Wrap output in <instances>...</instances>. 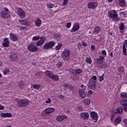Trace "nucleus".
Listing matches in <instances>:
<instances>
[{"label":"nucleus","mask_w":127,"mask_h":127,"mask_svg":"<svg viewBox=\"0 0 127 127\" xmlns=\"http://www.w3.org/2000/svg\"><path fill=\"white\" fill-rule=\"evenodd\" d=\"M70 54L71 52L69 49H64L62 52V57L64 61H69L70 60Z\"/></svg>","instance_id":"nucleus-1"},{"label":"nucleus","mask_w":127,"mask_h":127,"mask_svg":"<svg viewBox=\"0 0 127 127\" xmlns=\"http://www.w3.org/2000/svg\"><path fill=\"white\" fill-rule=\"evenodd\" d=\"M54 45H55V42L54 41H50L49 42L46 43L43 46V48L45 50H49V49L53 48Z\"/></svg>","instance_id":"nucleus-2"},{"label":"nucleus","mask_w":127,"mask_h":127,"mask_svg":"<svg viewBox=\"0 0 127 127\" xmlns=\"http://www.w3.org/2000/svg\"><path fill=\"white\" fill-rule=\"evenodd\" d=\"M27 48L29 51L31 52H37L38 51V48L33 43L30 44L28 46Z\"/></svg>","instance_id":"nucleus-3"},{"label":"nucleus","mask_w":127,"mask_h":127,"mask_svg":"<svg viewBox=\"0 0 127 127\" xmlns=\"http://www.w3.org/2000/svg\"><path fill=\"white\" fill-rule=\"evenodd\" d=\"M29 103V100L27 99H21L18 103L19 107H25Z\"/></svg>","instance_id":"nucleus-4"},{"label":"nucleus","mask_w":127,"mask_h":127,"mask_svg":"<svg viewBox=\"0 0 127 127\" xmlns=\"http://www.w3.org/2000/svg\"><path fill=\"white\" fill-rule=\"evenodd\" d=\"M45 40H46L45 37H41L40 40L36 43V46H42Z\"/></svg>","instance_id":"nucleus-5"},{"label":"nucleus","mask_w":127,"mask_h":127,"mask_svg":"<svg viewBox=\"0 0 127 127\" xmlns=\"http://www.w3.org/2000/svg\"><path fill=\"white\" fill-rule=\"evenodd\" d=\"M2 45L3 47H8V46H9V40L8 38H5L4 39Z\"/></svg>","instance_id":"nucleus-6"},{"label":"nucleus","mask_w":127,"mask_h":127,"mask_svg":"<svg viewBox=\"0 0 127 127\" xmlns=\"http://www.w3.org/2000/svg\"><path fill=\"white\" fill-rule=\"evenodd\" d=\"M19 21L22 23L23 25H25V26H30V25H31V22L27 21V20H19Z\"/></svg>","instance_id":"nucleus-7"},{"label":"nucleus","mask_w":127,"mask_h":127,"mask_svg":"<svg viewBox=\"0 0 127 127\" xmlns=\"http://www.w3.org/2000/svg\"><path fill=\"white\" fill-rule=\"evenodd\" d=\"M98 6V4L96 2H90L88 4V8L93 9V8H96Z\"/></svg>","instance_id":"nucleus-8"},{"label":"nucleus","mask_w":127,"mask_h":127,"mask_svg":"<svg viewBox=\"0 0 127 127\" xmlns=\"http://www.w3.org/2000/svg\"><path fill=\"white\" fill-rule=\"evenodd\" d=\"M10 59L11 60V61H16V60L18 59L17 54L14 53L11 54L10 55Z\"/></svg>","instance_id":"nucleus-9"},{"label":"nucleus","mask_w":127,"mask_h":127,"mask_svg":"<svg viewBox=\"0 0 127 127\" xmlns=\"http://www.w3.org/2000/svg\"><path fill=\"white\" fill-rule=\"evenodd\" d=\"M104 60H105V57L103 56H100L99 58L96 60L97 64H102L104 63Z\"/></svg>","instance_id":"nucleus-10"},{"label":"nucleus","mask_w":127,"mask_h":127,"mask_svg":"<svg viewBox=\"0 0 127 127\" xmlns=\"http://www.w3.org/2000/svg\"><path fill=\"white\" fill-rule=\"evenodd\" d=\"M9 37L10 40H11L12 41H17V36L12 33L9 34Z\"/></svg>","instance_id":"nucleus-11"},{"label":"nucleus","mask_w":127,"mask_h":127,"mask_svg":"<svg viewBox=\"0 0 127 127\" xmlns=\"http://www.w3.org/2000/svg\"><path fill=\"white\" fill-rule=\"evenodd\" d=\"M90 117L93 120H98V113L95 111H92L90 113Z\"/></svg>","instance_id":"nucleus-12"},{"label":"nucleus","mask_w":127,"mask_h":127,"mask_svg":"<svg viewBox=\"0 0 127 127\" xmlns=\"http://www.w3.org/2000/svg\"><path fill=\"white\" fill-rule=\"evenodd\" d=\"M123 108H119L118 109H114L113 110L112 113L113 114H123Z\"/></svg>","instance_id":"nucleus-13"},{"label":"nucleus","mask_w":127,"mask_h":127,"mask_svg":"<svg viewBox=\"0 0 127 127\" xmlns=\"http://www.w3.org/2000/svg\"><path fill=\"white\" fill-rule=\"evenodd\" d=\"M46 114H52L55 112L54 108H48L45 110Z\"/></svg>","instance_id":"nucleus-14"},{"label":"nucleus","mask_w":127,"mask_h":127,"mask_svg":"<svg viewBox=\"0 0 127 127\" xmlns=\"http://www.w3.org/2000/svg\"><path fill=\"white\" fill-rule=\"evenodd\" d=\"M17 14L19 16H25V12L22 8H19L18 9Z\"/></svg>","instance_id":"nucleus-15"},{"label":"nucleus","mask_w":127,"mask_h":127,"mask_svg":"<svg viewBox=\"0 0 127 127\" xmlns=\"http://www.w3.org/2000/svg\"><path fill=\"white\" fill-rule=\"evenodd\" d=\"M8 13H9V10H8V9L6 7H4V11L1 12V15L2 16H5L7 15Z\"/></svg>","instance_id":"nucleus-16"},{"label":"nucleus","mask_w":127,"mask_h":127,"mask_svg":"<svg viewBox=\"0 0 127 127\" xmlns=\"http://www.w3.org/2000/svg\"><path fill=\"white\" fill-rule=\"evenodd\" d=\"M108 15L109 16H118V14H117L116 10H112L108 11Z\"/></svg>","instance_id":"nucleus-17"},{"label":"nucleus","mask_w":127,"mask_h":127,"mask_svg":"<svg viewBox=\"0 0 127 127\" xmlns=\"http://www.w3.org/2000/svg\"><path fill=\"white\" fill-rule=\"evenodd\" d=\"M1 117L2 118H11L12 116V115L11 113H2L0 114Z\"/></svg>","instance_id":"nucleus-18"},{"label":"nucleus","mask_w":127,"mask_h":127,"mask_svg":"<svg viewBox=\"0 0 127 127\" xmlns=\"http://www.w3.org/2000/svg\"><path fill=\"white\" fill-rule=\"evenodd\" d=\"M80 28V26L79 24H74L72 27V29L71 30V32H76L77 30H79Z\"/></svg>","instance_id":"nucleus-19"},{"label":"nucleus","mask_w":127,"mask_h":127,"mask_svg":"<svg viewBox=\"0 0 127 127\" xmlns=\"http://www.w3.org/2000/svg\"><path fill=\"white\" fill-rule=\"evenodd\" d=\"M80 116L82 119H84V120H87V119H89V113H82L80 114Z\"/></svg>","instance_id":"nucleus-20"},{"label":"nucleus","mask_w":127,"mask_h":127,"mask_svg":"<svg viewBox=\"0 0 127 127\" xmlns=\"http://www.w3.org/2000/svg\"><path fill=\"white\" fill-rule=\"evenodd\" d=\"M66 118H67V116H64V115L59 116L57 118V121H58V122H62L63 120H64V119H66Z\"/></svg>","instance_id":"nucleus-21"},{"label":"nucleus","mask_w":127,"mask_h":127,"mask_svg":"<svg viewBox=\"0 0 127 127\" xmlns=\"http://www.w3.org/2000/svg\"><path fill=\"white\" fill-rule=\"evenodd\" d=\"M79 96L81 98H86V93L82 89L79 90Z\"/></svg>","instance_id":"nucleus-22"},{"label":"nucleus","mask_w":127,"mask_h":127,"mask_svg":"<svg viewBox=\"0 0 127 127\" xmlns=\"http://www.w3.org/2000/svg\"><path fill=\"white\" fill-rule=\"evenodd\" d=\"M41 20L38 19L35 21V25L37 27H40L41 26Z\"/></svg>","instance_id":"nucleus-23"},{"label":"nucleus","mask_w":127,"mask_h":127,"mask_svg":"<svg viewBox=\"0 0 127 127\" xmlns=\"http://www.w3.org/2000/svg\"><path fill=\"white\" fill-rule=\"evenodd\" d=\"M99 32H101V28L99 26H97L94 30V34H98Z\"/></svg>","instance_id":"nucleus-24"},{"label":"nucleus","mask_w":127,"mask_h":127,"mask_svg":"<svg viewBox=\"0 0 127 127\" xmlns=\"http://www.w3.org/2000/svg\"><path fill=\"white\" fill-rule=\"evenodd\" d=\"M51 78L52 79V80H54V81H58V80H59V77H58V75H55L54 73L52 76H51Z\"/></svg>","instance_id":"nucleus-25"},{"label":"nucleus","mask_w":127,"mask_h":127,"mask_svg":"<svg viewBox=\"0 0 127 127\" xmlns=\"http://www.w3.org/2000/svg\"><path fill=\"white\" fill-rule=\"evenodd\" d=\"M110 19H112L115 22H117V21H119L120 20V18L118 16H110Z\"/></svg>","instance_id":"nucleus-26"},{"label":"nucleus","mask_w":127,"mask_h":127,"mask_svg":"<svg viewBox=\"0 0 127 127\" xmlns=\"http://www.w3.org/2000/svg\"><path fill=\"white\" fill-rule=\"evenodd\" d=\"M120 104L121 105H122L123 106V107H126V106H127V100H122L121 101H120Z\"/></svg>","instance_id":"nucleus-27"},{"label":"nucleus","mask_w":127,"mask_h":127,"mask_svg":"<svg viewBox=\"0 0 127 127\" xmlns=\"http://www.w3.org/2000/svg\"><path fill=\"white\" fill-rule=\"evenodd\" d=\"M119 4L120 6L122 7L126 5V0H119Z\"/></svg>","instance_id":"nucleus-28"},{"label":"nucleus","mask_w":127,"mask_h":127,"mask_svg":"<svg viewBox=\"0 0 127 127\" xmlns=\"http://www.w3.org/2000/svg\"><path fill=\"white\" fill-rule=\"evenodd\" d=\"M45 74L46 75H47V76H48L49 77H50V78H51L52 76L53 75V72L50 71V70H47L45 72Z\"/></svg>","instance_id":"nucleus-29"},{"label":"nucleus","mask_w":127,"mask_h":127,"mask_svg":"<svg viewBox=\"0 0 127 127\" xmlns=\"http://www.w3.org/2000/svg\"><path fill=\"white\" fill-rule=\"evenodd\" d=\"M75 72L76 74L79 75V74H81V73L83 72V70L80 68H78L75 69Z\"/></svg>","instance_id":"nucleus-30"},{"label":"nucleus","mask_w":127,"mask_h":127,"mask_svg":"<svg viewBox=\"0 0 127 127\" xmlns=\"http://www.w3.org/2000/svg\"><path fill=\"white\" fill-rule=\"evenodd\" d=\"M33 87L34 89H36V90H39L41 88V85L40 84H34L33 85Z\"/></svg>","instance_id":"nucleus-31"},{"label":"nucleus","mask_w":127,"mask_h":127,"mask_svg":"<svg viewBox=\"0 0 127 127\" xmlns=\"http://www.w3.org/2000/svg\"><path fill=\"white\" fill-rule=\"evenodd\" d=\"M89 87H90L92 90H95L96 89V84L95 82H93L92 83H90Z\"/></svg>","instance_id":"nucleus-32"},{"label":"nucleus","mask_w":127,"mask_h":127,"mask_svg":"<svg viewBox=\"0 0 127 127\" xmlns=\"http://www.w3.org/2000/svg\"><path fill=\"white\" fill-rule=\"evenodd\" d=\"M121 98H125L127 97V92H122L120 95Z\"/></svg>","instance_id":"nucleus-33"},{"label":"nucleus","mask_w":127,"mask_h":127,"mask_svg":"<svg viewBox=\"0 0 127 127\" xmlns=\"http://www.w3.org/2000/svg\"><path fill=\"white\" fill-rule=\"evenodd\" d=\"M123 54L124 55H127V48H126V45L124 44L123 46Z\"/></svg>","instance_id":"nucleus-34"},{"label":"nucleus","mask_w":127,"mask_h":127,"mask_svg":"<svg viewBox=\"0 0 127 127\" xmlns=\"http://www.w3.org/2000/svg\"><path fill=\"white\" fill-rule=\"evenodd\" d=\"M39 39H40V36L37 35L32 38V40L34 41H37Z\"/></svg>","instance_id":"nucleus-35"},{"label":"nucleus","mask_w":127,"mask_h":127,"mask_svg":"<svg viewBox=\"0 0 127 127\" xmlns=\"http://www.w3.org/2000/svg\"><path fill=\"white\" fill-rule=\"evenodd\" d=\"M119 29L120 30L124 31L126 29V27H125V25L123 23H121V25L119 26Z\"/></svg>","instance_id":"nucleus-36"},{"label":"nucleus","mask_w":127,"mask_h":127,"mask_svg":"<svg viewBox=\"0 0 127 127\" xmlns=\"http://www.w3.org/2000/svg\"><path fill=\"white\" fill-rule=\"evenodd\" d=\"M62 65H63V63L62 62H59L56 64V66L58 68H61V67H62Z\"/></svg>","instance_id":"nucleus-37"},{"label":"nucleus","mask_w":127,"mask_h":127,"mask_svg":"<svg viewBox=\"0 0 127 127\" xmlns=\"http://www.w3.org/2000/svg\"><path fill=\"white\" fill-rule=\"evenodd\" d=\"M61 47H62V43L59 44L56 47V50H60V49H61Z\"/></svg>","instance_id":"nucleus-38"},{"label":"nucleus","mask_w":127,"mask_h":127,"mask_svg":"<svg viewBox=\"0 0 127 127\" xmlns=\"http://www.w3.org/2000/svg\"><path fill=\"white\" fill-rule=\"evenodd\" d=\"M83 102L85 105H90L91 104V101L89 99H85Z\"/></svg>","instance_id":"nucleus-39"},{"label":"nucleus","mask_w":127,"mask_h":127,"mask_svg":"<svg viewBox=\"0 0 127 127\" xmlns=\"http://www.w3.org/2000/svg\"><path fill=\"white\" fill-rule=\"evenodd\" d=\"M86 62L88 63V64H91L92 63V59H91V58H86Z\"/></svg>","instance_id":"nucleus-40"},{"label":"nucleus","mask_w":127,"mask_h":127,"mask_svg":"<svg viewBox=\"0 0 127 127\" xmlns=\"http://www.w3.org/2000/svg\"><path fill=\"white\" fill-rule=\"evenodd\" d=\"M64 88H66L67 89H72V85H68L67 84H64Z\"/></svg>","instance_id":"nucleus-41"},{"label":"nucleus","mask_w":127,"mask_h":127,"mask_svg":"<svg viewBox=\"0 0 127 127\" xmlns=\"http://www.w3.org/2000/svg\"><path fill=\"white\" fill-rule=\"evenodd\" d=\"M47 6L49 8H53V7H54V6H55V5H54V4L50 3L47 4Z\"/></svg>","instance_id":"nucleus-42"},{"label":"nucleus","mask_w":127,"mask_h":127,"mask_svg":"<svg viewBox=\"0 0 127 127\" xmlns=\"http://www.w3.org/2000/svg\"><path fill=\"white\" fill-rule=\"evenodd\" d=\"M9 73V68H6L3 71V74L4 75H6V74H8Z\"/></svg>","instance_id":"nucleus-43"},{"label":"nucleus","mask_w":127,"mask_h":127,"mask_svg":"<svg viewBox=\"0 0 127 127\" xmlns=\"http://www.w3.org/2000/svg\"><path fill=\"white\" fill-rule=\"evenodd\" d=\"M121 121H122V119H121V117H118L116 120H115V123L116 124H119V123H120Z\"/></svg>","instance_id":"nucleus-44"},{"label":"nucleus","mask_w":127,"mask_h":127,"mask_svg":"<svg viewBox=\"0 0 127 127\" xmlns=\"http://www.w3.org/2000/svg\"><path fill=\"white\" fill-rule=\"evenodd\" d=\"M102 56L104 57V58L107 56V52L106 50H103L101 52Z\"/></svg>","instance_id":"nucleus-45"},{"label":"nucleus","mask_w":127,"mask_h":127,"mask_svg":"<svg viewBox=\"0 0 127 127\" xmlns=\"http://www.w3.org/2000/svg\"><path fill=\"white\" fill-rule=\"evenodd\" d=\"M119 72H120V73H123V72L125 71V68L124 67V66L120 67L119 68Z\"/></svg>","instance_id":"nucleus-46"},{"label":"nucleus","mask_w":127,"mask_h":127,"mask_svg":"<svg viewBox=\"0 0 127 127\" xmlns=\"http://www.w3.org/2000/svg\"><path fill=\"white\" fill-rule=\"evenodd\" d=\"M51 102H52V100H51V99L50 98H48L46 100L45 102L46 103V104H51Z\"/></svg>","instance_id":"nucleus-47"},{"label":"nucleus","mask_w":127,"mask_h":127,"mask_svg":"<svg viewBox=\"0 0 127 127\" xmlns=\"http://www.w3.org/2000/svg\"><path fill=\"white\" fill-rule=\"evenodd\" d=\"M104 76L105 74H103L102 76H99L100 82H102V81H103Z\"/></svg>","instance_id":"nucleus-48"},{"label":"nucleus","mask_w":127,"mask_h":127,"mask_svg":"<svg viewBox=\"0 0 127 127\" xmlns=\"http://www.w3.org/2000/svg\"><path fill=\"white\" fill-rule=\"evenodd\" d=\"M76 109L78 112H82L83 111V108L81 106L77 107Z\"/></svg>","instance_id":"nucleus-49"},{"label":"nucleus","mask_w":127,"mask_h":127,"mask_svg":"<svg viewBox=\"0 0 127 127\" xmlns=\"http://www.w3.org/2000/svg\"><path fill=\"white\" fill-rule=\"evenodd\" d=\"M96 48V47H95V46L94 45H91V52H94V51H95V49Z\"/></svg>","instance_id":"nucleus-50"},{"label":"nucleus","mask_w":127,"mask_h":127,"mask_svg":"<svg viewBox=\"0 0 127 127\" xmlns=\"http://www.w3.org/2000/svg\"><path fill=\"white\" fill-rule=\"evenodd\" d=\"M61 38V36L59 34H56L55 35V38H56V39H60Z\"/></svg>","instance_id":"nucleus-51"},{"label":"nucleus","mask_w":127,"mask_h":127,"mask_svg":"<svg viewBox=\"0 0 127 127\" xmlns=\"http://www.w3.org/2000/svg\"><path fill=\"white\" fill-rule=\"evenodd\" d=\"M19 86L21 89H23V88L24 87V85L23 84V83L22 82H20Z\"/></svg>","instance_id":"nucleus-52"},{"label":"nucleus","mask_w":127,"mask_h":127,"mask_svg":"<svg viewBox=\"0 0 127 127\" xmlns=\"http://www.w3.org/2000/svg\"><path fill=\"white\" fill-rule=\"evenodd\" d=\"M71 25H72V24L71 23V22L67 23V24H66L67 28H70Z\"/></svg>","instance_id":"nucleus-53"},{"label":"nucleus","mask_w":127,"mask_h":127,"mask_svg":"<svg viewBox=\"0 0 127 127\" xmlns=\"http://www.w3.org/2000/svg\"><path fill=\"white\" fill-rule=\"evenodd\" d=\"M92 94H93V91H92V90H89V91L88 92L87 96H91V95H92Z\"/></svg>","instance_id":"nucleus-54"},{"label":"nucleus","mask_w":127,"mask_h":127,"mask_svg":"<svg viewBox=\"0 0 127 127\" xmlns=\"http://www.w3.org/2000/svg\"><path fill=\"white\" fill-rule=\"evenodd\" d=\"M80 87L81 89H82L81 90H83V91H85V90L86 89V86H84V84H82Z\"/></svg>","instance_id":"nucleus-55"},{"label":"nucleus","mask_w":127,"mask_h":127,"mask_svg":"<svg viewBox=\"0 0 127 127\" xmlns=\"http://www.w3.org/2000/svg\"><path fill=\"white\" fill-rule=\"evenodd\" d=\"M92 79L97 80V76L96 75H93L91 79V81H92Z\"/></svg>","instance_id":"nucleus-56"},{"label":"nucleus","mask_w":127,"mask_h":127,"mask_svg":"<svg viewBox=\"0 0 127 127\" xmlns=\"http://www.w3.org/2000/svg\"><path fill=\"white\" fill-rule=\"evenodd\" d=\"M59 98H60V99H61V100H63V99H64V96L60 95L59 96Z\"/></svg>","instance_id":"nucleus-57"},{"label":"nucleus","mask_w":127,"mask_h":127,"mask_svg":"<svg viewBox=\"0 0 127 127\" xmlns=\"http://www.w3.org/2000/svg\"><path fill=\"white\" fill-rule=\"evenodd\" d=\"M4 109V106L0 104V110H2Z\"/></svg>","instance_id":"nucleus-58"},{"label":"nucleus","mask_w":127,"mask_h":127,"mask_svg":"<svg viewBox=\"0 0 127 127\" xmlns=\"http://www.w3.org/2000/svg\"><path fill=\"white\" fill-rule=\"evenodd\" d=\"M68 0H64V4H66L68 3Z\"/></svg>","instance_id":"nucleus-59"},{"label":"nucleus","mask_w":127,"mask_h":127,"mask_svg":"<svg viewBox=\"0 0 127 127\" xmlns=\"http://www.w3.org/2000/svg\"><path fill=\"white\" fill-rule=\"evenodd\" d=\"M69 71H70V72H71V73H72V74H74V72H75V70H74L72 68H70Z\"/></svg>","instance_id":"nucleus-60"},{"label":"nucleus","mask_w":127,"mask_h":127,"mask_svg":"<svg viewBox=\"0 0 127 127\" xmlns=\"http://www.w3.org/2000/svg\"><path fill=\"white\" fill-rule=\"evenodd\" d=\"M26 29L25 27H20V30H24V29Z\"/></svg>","instance_id":"nucleus-61"},{"label":"nucleus","mask_w":127,"mask_h":127,"mask_svg":"<svg viewBox=\"0 0 127 127\" xmlns=\"http://www.w3.org/2000/svg\"><path fill=\"white\" fill-rule=\"evenodd\" d=\"M82 45H83V46H87V43L85 42H82Z\"/></svg>","instance_id":"nucleus-62"},{"label":"nucleus","mask_w":127,"mask_h":127,"mask_svg":"<svg viewBox=\"0 0 127 127\" xmlns=\"http://www.w3.org/2000/svg\"><path fill=\"white\" fill-rule=\"evenodd\" d=\"M124 123L127 125V119H124Z\"/></svg>","instance_id":"nucleus-63"},{"label":"nucleus","mask_w":127,"mask_h":127,"mask_svg":"<svg viewBox=\"0 0 127 127\" xmlns=\"http://www.w3.org/2000/svg\"><path fill=\"white\" fill-rule=\"evenodd\" d=\"M124 111H125V112L127 113V107H124Z\"/></svg>","instance_id":"nucleus-64"}]
</instances>
